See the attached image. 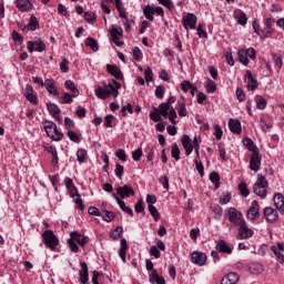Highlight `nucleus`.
Returning <instances> with one entry per match:
<instances>
[{"mask_svg": "<svg viewBox=\"0 0 284 284\" xmlns=\"http://www.w3.org/2000/svg\"><path fill=\"white\" fill-rule=\"evenodd\" d=\"M90 240L88 239V236L85 235H81L79 232L77 231H72L70 233V239L68 240V245L71 250V252H73L74 254H77L79 252V245L80 247H83L87 245V243Z\"/></svg>", "mask_w": 284, "mask_h": 284, "instance_id": "f257e3e1", "label": "nucleus"}, {"mask_svg": "<svg viewBox=\"0 0 284 284\" xmlns=\"http://www.w3.org/2000/svg\"><path fill=\"white\" fill-rule=\"evenodd\" d=\"M95 95L98 99L102 100L108 99V97H114V99H116V97H119V91L114 88V84L109 83L103 87L98 85L95 88Z\"/></svg>", "mask_w": 284, "mask_h": 284, "instance_id": "f03ea898", "label": "nucleus"}, {"mask_svg": "<svg viewBox=\"0 0 284 284\" xmlns=\"http://www.w3.org/2000/svg\"><path fill=\"white\" fill-rule=\"evenodd\" d=\"M267 179H265L263 174H258L253 186L254 194H256V196H261V199H265V196H267Z\"/></svg>", "mask_w": 284, "mask_h": 284, "instance_id": "7ed1b4c3", "label": "nucleus"}, {"mask_svg": "<svg viewBox=\"0 0 284 284\" xmlns=\"http://www.w3.org/2000/svg\"><path fill=\"white\" fill-rule=\"evenodd\" d=\"M44 132L49 136V139H52V141H61L63 139V134L59 129L57 128V124L52 121H45L44 122Z\"/></svg>", "mask_w": 284, "mask_h": 284, "instance_id": "20e7f679", "label": "nucleus"}, {"mask_svg": "<svg viewBox=\"0 0 284 284\" xmlns=\"http://www.w3.org/2000/svg\"><path fill=\"white\" fill-rule=\"evenodd\" d=\"M182 145H183V149L185 150L186 156H190V154H192V152H194V150L200 149L199 138L195 136L193 139V145H192V139H190V135L184 134L182 136Z\"/></svg>", "mask_w": 284, "mask_h": 284, "instance_id": "39448f33", "label": "nucleus"}, {"mask_svg": "<svg viewBox=\"0 0 284 284\" xmlns=\"http://www.w3.org/2000/svg\"><path fill=\"white\" fill-rule=\"evenodd\" d=\"M43 243L51 250H57L59 245V239L54 235L52 230H47L42 233Z\"/></svg>", "mask_w": 284, "mask_h": 284, "instance_id": "423d86ee", "label": "nucleus"}, {"mask_svg": "<svg viewBox=\"0 0 284 284\" xmlns=\"http://www.w3.org/2000/svg\"><path fill=\"white\" fill-rule=\"evenodd\" d=\"M229 221L230 223H233L237 227L243 225L245 223V217H243V213L241 211H237L234 207L229 209Z\"/></svg>", "mask_w": 284, "mask_h": 284, "instance_id": "0eeeda50", "label": "nucleus"}, {"mask_svg": "<svg viewBox=\"0 0 284 284\" xmlns=\"http://www.w3.org/2000/svg\"><path fill=\"white\" fill-rule=\"evenodd\" d=\"M246 219L252 222L258 221V219H261V206L258 205V201L254 200L252 202L251 206L246 212Z\"/></svg>", "mask_w": 284, "mask_h": 284, "instance_id": "6e6552de", "label": "nucleus"}, {"mask_svg": "<svg viewBox=\"0 0 284 284\" xmlns=\"http://www.w3.org/2000/svg\"><path fill=\"white\" fill-rule=\"evenodd\" d=\"M252 236H254V230L250 229V226H247V222L245 221L239 226L237 240L245 241L247 239H252Z\"/></svg>", "mask_w": 284, "mask_h": 284, "instance_id": "1a4fd4ad", "label": "nucleus"}, {"mask_svg": "<svg viewBox=\"0 0 284 284\" xmlns=\"http://www.w3.org/2000/svg\"><path fill=\"white\" fill-rule=\"evenodd\" d=\"M196 21H197V18H196V14L194 13H187L182 19V24L184 26V29L186 30V32H190V29L196 30Z\"/></svg>", "mask_w": 284, "mask_h": 284, "instance_id": "9d476101", "label": "nucleus"}, {"mask_svg": "<svg viewBox=\"0 0 284 284\" xmlns=\"http://www.w3.org/2000/svg\"><path fill=\"white\" fill-rule=\"evenodd\" d=\"M264 219H266L267 223H276L278 221V211H276L272 206H266L263 210Z\"/></svg>", "mask_w": 284, "mask_h": 284, "instance_id": "9b49d317", "label": "nucleus"}, {"mask_svg": "<svg viewBox=\"0 0 284 284\" xmlns=\"http://www.w3.org/2000/svg\"><path fill=\"white\" fill-rule=\"evenodd\" d=\"M191 262L194 265H199L200 267H203V265H205V263L207 262V255H205V253H201L199 251H194L191 254Z\"/></svg>", "mask_w": 284, "mask_h": 284, "instance_id": "f8f14e48", "label": "nucleus"}, {"mask_svg": "<svg viewBox=\"0 0 284 284\" xmlns=\"http://www.w3.org/2000/svg\"><path fill=\"white\" fill-rule=\"evenodd\" d=\"M116 194H119L121 199H130V196H134L135 193L132 186L123 185L116 189Z\"/></svg>", "mask_w": 284, "mask_h": 284, "instance_id": "ddd939ff", "label": "nucleus"}, {"mask_svg": "<svg viewBox=\"0 0 284 284\" xmlns=\"http://www.w3.org/2000/svg\"><path fill=\"white\" fill-rule=\"evenodd\" d=\"M244 81L247 83V88L248 90H251V92H254V90L258 88V81L255 80L254 75L250 70L246 71Z\"/></svg>", "mask_w": 284, "mask_h": 284, "instance_id": "4468645a", "label": "nucleus"}, {"mask_svg": "<svg viewBox=\"0 0 284 284\" xmlns=\"http://www.w3.org/2000/svg\"><path fill=\"white\" fill-rule=\"evenodd\" d=\"M250 170L253 172H258V170H261V155L258 154V151L251 155Z\"/></svg>", "mask_w": 284, "mask_h": 284, "instance_id": "2eb2a0df", "label": "nucleus"}, {"mask_svg": "<svg viewBox=\"0 0 284 284\" xmlns=\"http://www.w3.org/2000/svg\"><path fill=\"white\" fill-rule=\"evenodd\" d=\"M34 90L32 89V85L27 84L26 90H24V97L27 101H30L32 105H38L39 99L34 95Z\"/></svg>", "mask_w": 284, "mask_h": 284, "instance_id": "dca6fc26", "label": "nucleus"}, {"mask_svg": "<svg viewBox=\"0 0 284 284\" xmlns=\"http://www.w3.org/2000/svg\"><path fill=\"white\" fill-rule=\"evenodd\" d=\"M48 111L50 112L51 116H53V119H55V121L58 123H61V116L59 114H61V109H59V105L54 104V103H49L47 104Z\"/></svg>", "mask_w": 284, "mask_h": 284, "instance_id": "f3484780", "label": "nucleus"}, {"mask_svg": "<svg viewBox=\"0 0 284 284\" xmlns=\"http://www.w3.org/2000/svg\"><path fill=\"white\" fill-rule=\"evenodd\" d=\"M239 278H241V276H239V273L231 272V273H227L222 278L221 284H236L239 283Z\"/></svg>", "mask_w": 284, "mask_h": 284, "instance_id": "a211bd4d", "label": "nucleus"}, {"mask_svg": "<svg viewBox=\"0 0 284 284\" xmlns=\"http://www.w3.org/2000/svg\"><path fill=\"white\" fill-rule=\"evenodd\" d=\"M106 71L111 77H114V79H118L119 81L123 79V72H121V69L116 65L106 64Z\"/></svg>", "mask_w": 284, "mask_h": 284, "instance_id": "6ab92c4d", "label": "nucleus"}, {"mask_svg": "<svg viewBox=\"0 0 284 284\" xmlns=\"http://www.w3.org/2000/svg\"><path fill=\"white\" fill-rule=\"evenodd\" d=\"M274 205L276 207V210H278V212H281V214H284V195L283 193H277L274 195Z\"/></svg>", "mask_w": 284, "mask_h": 284, "instance_id": "aec40b11", "label": "nucleus"}, {"mask_svg": "<svg viewBox=\"0 0 284 284\" xmlns=\"http://www.w3.org/2000/svg\"><path fill=\"white\" fill-rule=\"evenodd\" d=\"M17 8L20 12H30L32 2L30 0H17Z\"/></svg>", "mask_w": 284, "mask_h": 284, "instance_id": "412c9836", "label": "nucleus"}, {"mask_svg": "<svg viewBox=\"0 0 284 284\" xmlns=\"http://www.w3.org/2000/svg\"><path fill=\"white\" fill-rule=\"evenodd\" d=\"M229 128L233 134H241L243 132V129L241 126V121L231 119L229 121Z\"/></svg>", "mask_w": 284, "mask_h": 284, "instance_id": "4be33fe9", "label": "nucleus"}, {"mask_svg": "<svg viewBox=\"0 0 284 284\" xmlns=\"http://www.w3.org/2000/svg\"><path fill=\"white\" fill-rule=\"evenodd\" d=\"M81 271H80V281L82 284H90L89 281V274H88V263L81 262Z\"/></svg>", "mask_w": 284, "mask_h": 284, "instance_id": "5701e85b", "label": "nucleus"}, {"mask_svg": "<svg viewBox=\"0 0 284 284\" xmlns=\"http://www.w3.org/2000/svg\"><path fill=\"white\" fill-rule=\"evenodd\" d=\"M215 247H216L217 252H222V254H232V247H230V245H227L225 240H220Z\"/></svg>", "mask_w": 284, "mask_h": 284, "instance_id": "b1692460", "label": "nucleus"}, {"mask_svg": "<svg viewBox=\"0 0 284 284\" xmlns=\"http://www.w3.org/2000/svg\"><path fill=\"white\" fill-rule=\"evenodd\" d=\"M119 207L122 210V212H125L126 214H129V216H134V211H132V209L130 206L125 205V202H123L121 199H119V196H116L115 194H113Z\"/></svg>", "mask_w": 284, "mask_h": 284, "instance_id": "393cba45", "label": "nucleus"}, {"mask_svg": "<svg viewBox=\"0 0 284 284\" xmlns=\"http://www.w3.org/2000/svg\"><path fill=\"white\" fill-rule=\"evenodd\" d=\"M243 145H245V148L248 150V152H252L253 154L258 152V146H256V144H254V141H252V139L250 138H245L242 141Z\"/></svg>", "mask_w": 284, "mask_h": 284, "instance_id": "a878e982", "label": "nucleus"}, {"mask_svg": "<svg viewBox=\"0 0 284 284\" xmlns=\"http://www.w3.org/2000/svg\"><path fill=\"white\" fill-rule=\"evenodd\" d=\"M149 281L152 284H165V278L159 276V273H156V271L151 272V274L149 275Z\"/></svg>", "mask_w": 284, "mask_h": 284, "instance_id": "bb28decb", "label": "nucleus"}, {"mask_svg": "<svg viewBox=\"0 0 284 284\" xmlns=\"http://www.w3.org/2000/svg\"><path fill=\"white\" fill-rule=\"evenodd\" d=\"M237 59L242 65H250V60L247 59V51L245 49H241L237 52Z\"/></svg>", "mask_w": 284, "mask_h": 284, "instance_id": "cd10ccee", "label": "nucleus"}, {"mask_svg": "<svg viewBox=\"0 0 284 284\" xmlns=\"http://www.w3.org/2000/svg\"><path fill=\"white\" fill-rule=\"evenodd\" d=\"M64 88H67V90H71L73 98L79 97V89H77V85H74L72 80H67L64 82Z\"/></svg>", "mask_w": 284, "mask_h": 284, "instance_id": "c85d7f7f", "label": "nucleus"}, {"mask_svg": "<svg viewBox=\"0 0 284 284\" xmlns=\"http://www.w3.org/2000/svg\"><path fill=\"white\" fill-rule=\"evenodd\" d=\"M156 111L160 113V116L168 119V114L170 112V103H161Z\"/></svg>", "mask_w": 284, "mask_h": 284, "instance_id": "c756f323", "label": "nucleus"}, {"mask_svg": "<svg viewBox=\"0 0 284 284\" xmlns=\"http://www.w3.org/2000/svg\"><path fill=\"white\" fill-rule=\"evenodd\" d=\"M143 14L148 21H154V8L150 7V4L144 7Z\"/></svg>", "mask_w": 284, "mask_h": 284, "instance_id": "7c9ffc66", "label": "nucleus"}, {"mask_svg": "<svg viewBox=\"0 0 284 284\" xmlns=\"http://www.w3.org/2000/svg\"><path fill=\"white\" fill-rule=\"evenodd\" d=\"M85 45L88 48H91L93 52H99V42L94 38H87L85 39Z\"/></svg>", "mask_w": 284, "mask_h": 284, "instance_id": "2f4dec72", "label": "nucleus"}, {"mask_svg": "<svg viewBox=\"0 0 284 284\" xmlns=\"http://www.w3.org/2000/svg\"><path fill=\"white\" fill-rule=\"evenodd\" d=\"M171 156L176 161H181V149H179V144L174 143L171 146Z\"/></svg>", "mask_w": 284, "mask_h": 284, "instance_id": "473e14b6", "label": "nucleus"}, {"mask_svg": "<svg viewBox=\"0 0 284 284\" xmlns=\"http://www.w3.org/2000/svg\"><path fill=\"white\" fill-rule=\"evenodd\" d=\"M27 28L31 30V32L39 30V20L34 16H31Z\"/></svg>", "mask_w": 284, "mask_h": 284, "instance_id": "72a5a7b5", "label": "nucleus"}, {"mask_svg": "<svg viewBox=\"0 0 284 284\" xmlns=\"http://www.w3.org/2000/svg\"><path fill=\"white\" fill-rule=\"evenodd\" d=\"M255 103L257 110H265L267 108V101H265L261 95L255 97Z\"/></svg>", "mask_w": 284, "mask_h": 284, "instance_id": "f704fd0d", "label": "nucleus"}, {"mask_svg": "<svg viewBox=\"0 0 284 284\" xmlns=\"http://www.w3.org/2000/svg\"><path fill=\"white\" fill-rule=\"evenodd\" d=\"M47 152H49V154H51L52 158V163H59V155L57 153V148L55 146H47L45 148Z\"/></svg>", "mask_w": 284, "mask_h": 284, "instance_id": "c9c22d12", "label": "nucleus"}, {"mask_svg": "<svg viewBox=\"0 0 284 284\" xmlns=\"http://www.w3.org/2000/svg\"><path fill=\"white\" fill-rule=\"evenodd\" d=\"M88 156V151H85L84 149H80L77 151V159H78V163H85V159Z\"/></svg>", "mask_w": 284, "mask_h": 284, "instance_id": "e433bc0d", "label": "nucleus"}, {"mask_svg": "<svg viewBox=\"0 0 284 284\" xmlns=\"http://www.w3.org/2000/svg\"><path fill=\"white\" fill-rule=\"evenodd\" d=\"M148 210H149L151 216H153L154 221H159L161 219V213H159V210L155 209L154 205H149Z\"/></svg>", "mask_w": 284, "mask_h": 284, "instance_id": "4c0bfd02", "label": "nucleus"}, {"mask_svg": "<svg viewBox=\"0 0 284 284\" xmlns=\"http://www.w3.org/2000/svg\"><path fill=\"white\" fill-rule=\"evenodd\" d=\"M239 191L242 196H250V190L247 189V184L245 182L239 184Z\"/></svg>", "mask_w": 284, "mask_h": 284, "instance_id": "58836bf2", "label": "nucleus"}, {"mask_svg": "<svg viewBox=\"0 0 284 284\" xmlns=\"http://www.w3.org/2000/svg\"><path fill=\"white\" fill-rule=\"evenodd\" d=\"M271 250H272V252L275 254V256H276L278 263H281L282 265H284V255H283V253H281V252H283V251H278V248H277L276 246H272Z\"/></svg>", "mask_w": 284, "mask_h": 284, "instance_id": "ea45409f", "label": "nucleus"}, {"mask_svg": "<svg viewBox=\"0 0 284 284\" xmlns=\"http://www.w3.org/2000/svg\"><path fill=\"white\" fill-rule=\"evenodd\" d=\"M121 234H123V227L118 226L110 233V236L113 239V241H118V239H121Z\"/></svg>", "mask_w": 284, "mask_h": 284, "instance_id": "a19ab883", "label": "nucleus"}, {"mask_svg": "<svg viewBox=\"0 0 284 284\" xmlns=\"http://www.w3.org/2000/svg\"><path fill=\"white\" fill-rule=\"evenodd\" d=\"M67 136L72 141L73 143H81V138H79V134H77L74 131L69 130L67 132Z\"/></svg>", "mask_w": 284, "mask_h": 284, "instance_id": "79ce46f5", "label": "nucleus"}, {"mask_svg": "<svg viewBox=\"0 0 284 284\" xmlns=\"http://www.w3.org/2000/svg\"><path fill=\"white\" fill-rule=\"evenodd\" d=\"M178 114L180 116H187V109H185V103L179 101L178 102Z\"/></svg>", "mask_w": 284, "mask_h": 284, "instance_id": "37998d69", "label": "nucleus"}, {"mask_svg": "<svg viewBox=\"0 0 284 284\" xmlns=\"http://www.w3.org/2000/svg\"><path fill=\"white\" fill-rule=\"evenodd\" d=\"M68 65H70V61H68V59H65V58H62V61L60 62L61 72H63V73L70 72V67H68Z\"/></svg>", "mask_w": 284, "mask_h": 284, "instance_id": "c03bdc74", "label": "nucleus"}, {"mask_svg": "<svg viewBox=\"0 0 284 284\" xmlns=\"http://www.w3.org/2000/svg\"><path fill=\"white\" fill-rule=\"evenodd\" d=\"M273 61L275 63V67L281 70L283 68V57L278 53L273 54Z\"/></svg>", "mask_w": 284, "mask_h": 284, "instance_id": "a18cd8bd", "label": "nucleus"}, {"mask_svg": "<svg viewBox=\"0 0 284 284\" xmlns=\"http://www.w3.org/2000/svg\"><path fill=\"white\" fill-rule=\"evenodd\" d=\"M210 181L215 184V187L219 189V183L221 181V175L217 172H212L210 174Z\"/></svg>", "mask_w": 284, "mask_h": 284, "instance_id": "49530a36", "label": "nucleus"}, {"mask_svg": "<svg viewBox=\"0 0 284 284\" xmlns=\"http://www.w3.org/2000/svg\"><path fill=\"white\" fill-rule=\"evenodd\" d=\"M115 156L122 161L123 163H125V161H128V154L125 153V150L123 149H119L116 152H115Z\"/></svg>", "mask_w": 284, "mask_h": 284, "instance_id": "de8ad7c7", "label": "nucleus"}, {"mask_svg": "<svg viewBox=\"0 0 284 284\" xmlns=\"http://www.w3.org/2000/svg\"><path fill=\"white\" fill-rule=\"evenodd\" d=\"M159 182L161 183L164 190H170V179L168 178V175L159 178Z\"/></svg>", "mask_w": 284, "mask_h": 284, "instance_id": "09e8293b", "label": "nucleus"}, {"mask_svg": "<svg viewBox=\"0 0 284 284\" xmlns=\"http://www.w3.org/2000/svg\"><path fill=\"white\" fill-rule=\"evenodd\" d=\"M33 43L37 47V52H43V50H45V42H43V40H41L40 38L33 41Z\"/></svg>", "mask_w": 284, "mask_h": 284, "instance_id": "8fccbe9b", "label": "nucleus"}, {"mask_svg": "<svg viewBox=\"0 0 284 284\" xmlns=\"http://www.w3.org/2000/svg\"><path fill=\"white\" fill-rule=\"evenodd\" d=\"M206 91L211 94H214V92H216V82H214L213 80H209L206 83Z\"/></svg>", "mask_w": 284, "mask_h": 284, "instance_id": "3c124183", "label": "nucleus"}, {"mask_svg": "<svg viewBox=\"0 0 284 284\" xmlns=\"http://www.w3.org/2000/svg\"><path fill=\"white\" fill-rule=\"evenodd\" d=\"M84 19L88 23H94L97 21V13L94 12H85L84 13Z\"/></svg>", "mask_w": 284, "mask_h": 284, "instance_id": "603ef678", "label": "nucleus"}, {"mask_svg": "<svg viewBox=\"0 0 284 284\" xmlns=\"http://www.w3.org/2000/svg\"><path fill=\"white\" fill-rule=\"evenodd\" d=\"M237 23L240 26H246L247 24V14L245 12L241 11L237 17Z\"/></svg>", "mask_w": 284, "mask_h": 284, "instance_id": "864d4df0", "label": "nucleus"}, {"mask_svg": "<svg viewBox=\"0 0 284 284\" xmlns=\"http://www.w3.org/2000/svg\"><path fill=\"white\" fill-rule=\"evenodd\" d=\"M102 219L106 223H110L114 219V212H112V211H104V213L102 214Z\"/></svg>", "mask_w": 284, "mask_h": 284, "instance_id": "5fc2aeb1", "label": "nucleus"}, {"mask_svg": "<svg viewBox=\"0 0 284 284\" xmlns=\"http://www.w3.org/2000/svg\"><path fill=\"white\" fill-rule=\"evenodd\" d=\"M141 156H143V149L139 148L135 151H132V159L133 161H141Z\"/></svg>", "mask_w": 284, "mask_h": 284, "instance_id": "6e6d98bb", "label": "nucleus"}, {"mask_svg": "<svg viewBox=\"0 0 284 284\" xmlns=\"http://www.w3.org/2000/svg\"><path fill=\"white\" fill-rule=\"evenodd\" d=\"M250 270L253 274H261L263 272V264H252Z\"/></svg>", "mask_w": 284, "mask_h": 284, "instance_id": "4d7b16f0", "label": "nucleus"}, {"mask_svg": "<svg viewBox=\"0 0 284 284\" xmlns=\"http://www.w3.org/2000/svg\"><path fill=\"white\" fill-rule=\"evenodd\" d=\"M194 163H195V166H196V170H197L199 174L201 176H204L205 175V168L203 166V163L199 162V160H194Z\"/></svg>", "mask_w": 284, "mask_h": 284, "instance_id": "13d9d810", "label": "nucleus"}, {"mask_svg": "<svg viewBox=\"0 0 284 284\" xmlns=\"http://www.w3.org/2000/svg\"><path fill=\"white\" fill-rule=\"evenodd\" d=\"M159 3H161L162 6H164V8H168V10H174V3L172 2V0H158Z\"/></svg>", "mask_w": 284, "mask_h": 284, "instance_id": "bf43d9fd", "label": "nucleus"}, {"mask_svg": "<svg viewBox=\"0 0 284 284\" xmlns=\"http://www.w3.org/2000/svg\"><path fill=\"white\" fill-rule=\"evenodd\" d=\"M161 113L155 109V111L150 113V119L154 121L155 123H159L161 121Z\"/></svg>", "mask_w": 284, "mask_h": 284, "instance_id": "052dcab7", "label": "nucleus"}, {"mask_svg": "<svg viewBox=\"0 0 284 284\" xmlns=\"http://www.w3.org/2000/svg\"><path fill=\"white\" fill-rule=\"evenodd\" d=\"M72 99H74L72 94L68 92H63V97L61 98V103H72L73 101Z\"/></svg>", "mask_w": 284, "mask_h": 284, "instance_id": "680f3d73", "label": "nucleus"}, {"mask_svg": "<svg viewBox=\"0 0 284 284\" xmlns=\"http://www.w3.org/2000/svg\"><path fill=\"white\" fill-rule=\"evenodd\" d=\"M193 87L194 85H192L191 82L187 80L181 83V89L183 90V92H190Z\"/></svg>", "mask_w": 284, "mask_h": 284, "instance_id": "e2e57ef3", "label": "nucleus"}, {"mask_svg": "<svg viewBox=\"0 0 284 284\" xmlns=\"http://www.w3.org/2000/svg\"><path fill=\"white\" fill-rule=\"evenodd\" d=\"M155 97L158 99H163V97H165V89L163 87H156L155 89Z\"/></svg>", "mask_w": 284, "mask_h": 284, "instance_id": "0e129e2a", "label": "nucleus"}, {"mask_svg": "<svg viewBox=\"0 0 284 284\" xmlns=\"http://www.w3.org/2000/svg\"><path fill=\"white\" fill-rule=\"evenodd\" d=\"M235 94H236L237 101L240 102L245 101V92H243V89L237 88Z\"/></svg>", "mask_w": 284, "mask_h": 284, "instance_id": "69168bd1", "label": "nucleus"}, {"mask_svg": "<svg viewBox=\"0 0 284 284\" xmlns=\"http://www.w3.org/2000/svg\"><path fill=\"white\" fill-rule=\"evenodd\" d=\"M143 57V52H141V49L139 47L133 48V58L135 61H139Z\"/></svg>", "mask_w": 284, "mask_h": 284, "instance_id": "338daca9", "label": "nucleus"}, {"mask_svg": "<svg viewBox=\"0 0 284 284\" xmlns=\"http://www.w3.org/2000/svg\"><path fill=\"white\" fill-rule=\"evenodd\" d=\"M144 77H145L146 83H150V81H152L153 75H152V69L150 67L144 70Z\"/></svg>", "mask_w": 284, "mask_h": 284, "instance_id": "774afa93", "label": "nucleus"}]
</instances>
